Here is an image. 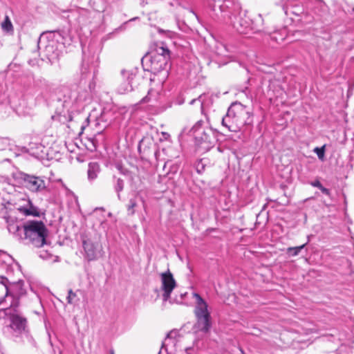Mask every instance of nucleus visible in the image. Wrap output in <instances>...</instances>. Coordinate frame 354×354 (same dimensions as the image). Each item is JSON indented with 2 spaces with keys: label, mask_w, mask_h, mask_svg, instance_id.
Returning <instances> with one entry per match:
<instances>
[{
  "label": "nucleus",
  "mask_w": 354,
  "mask_h": 354,
  "mask_svg": "<svg viewBox=\"0 0 354 354\" xmlns=\"http://www.w3.org/2000/svg\"><path fill=\"white\" fill-rule=\"evenodd\" d=\"M214 11L216 16L225 24L232 26L240 34H248L250 31L254 32L261 30L263 19L259 15L254 21L247 16V12L242 10L240 3L236 0H224L216 6Z\"/></svg>",
  "instance_id": "obj_1"
},
{
  "label": "nucleus",
  "mask_w": 354,
  "mask_h": 354,
  "mask_svg": "<svg viewBox=\"0 0 354 354\" xmlns=\"http://www.w3.org/2000/svg\"><path fill=\"white\" fill-rule=\"evenodd\" d=\"M6 317H8L9 321L6 328L15 342H21L23 338H26L30 342L33 341L30 333L28 319L18 307L9 306L1 308L0 319Z\"/></svg>",
  "instance_id": "obj_2"
},
{
  "label": "nucleus",
  "mask_w": 354,
  "mask_h": 354,
  "mask_svg": "<svg viewBox=\"0 0 354 354\" xmlns=\"http://www.w3.org/2000/svg\"><path fill=\"white\" fill-rule=\"evenodd\" d=\"M17 236L25 239L28 243L37 248L47 244L46 237L48 234V229L42 221H28L20 227L15 226Z\"/></svg>",
  "instance_id": "obj_3"
},
{
  "label": "nucleus",
  "mask_w": 354,
  "mask_h": 354,
  "mask_svg": "<svg viewBox=\"0 0 354 354\" xmlns=\"http://www.w3.org/2000/svg\"><path fill=\"white\" fill-rule=\"evenodd\" d=\"M252 122V115L246 106L240 102H233L226 114L222 117V125L232 132H238L242 127Z\"/></svg>",
  "instance_id": "obj_4"
},
{
  "label": "nucleus",
  "mask_w": 354,
  "mask_h": 354,
  "mask_svg": "<svg viewBox=\"0 0 354 354\" xmlns=\"http://www.w3.org/2000/svg\"><path fill=\"white\" fill-rule=\"evenodd\" d=\"M306 10L301 12V20L305 24L313 22L327 24L330 22L328 8L321 0H307Z\"/></svg>",
  "instance_id": "obj_5"
},
{
  "label": "nucleus",
  "mask_w": 354,
  "mask_h": 354,
  "mask_svg": "<svg viewBox=\"0 0 354 354\" xmlns=\"http://www.w3.org/2000/svg\"><path fill=\"white\" fill-rule=\"evenodd\" d=\"M12 177L15 181L21 187L32 193L43 192L47 188L44 176L17 171L12 173Z\"/></svg>",
  "instance_id": "obj_6"
},
{
  "label": "nucleus",
  "mask_w": 354,
  "mask_h": 354,
  "mask_svg": "<svg viewBox=\"0 0 354 354\" xmlns=\"http://www.w3.org/2000/svg\"><path fill=\"white\" fill-rule=\"evenodd\" d=\"M48 35L47 31L44 32L38 39L37 46L39 50H41V59H46L51 64H53L59 60L62 55V50L57 41Z\"/></svg>",
  "instance_id": "obj_7"
},
{
  "label": "nucleus",
  "mask_w": 354,
  "mask_h": 354,
  "mask_svg": "<svg viewBox=\"0 0 354 354\" xmlns=\"http://www.w3.org/2000/svg\"><path fill=\"white\" fill-rule=\"evenodd\" d=\"M196 299L194 315L196 317V327L198 330L208 333L212 327L211 315L208 311L207 302L196 292L193 293Z\"/></svg>",
  "instance_id": "obj_8"
},
{
  "label": "nucleus",
  "mask_w": 354,
  "mask_h": 354,
  "mask_svg": "<svg viewBox=\"0 0 354 354\" xmlns=\"http://www.w3.org/2000/svg\"><path fill=\"white\" fill-rule=\"evenodd\" d=\"M169 61L167 57L146 54L142 58L141 63L145 71L157 74L163 71H167Z\"/></svg>",
  "instance_id": "obj_9"
},
{
  "label": "nucleus",
  "mask_w": 354,
  "mask_h": 354,
  "mask_svg": "<svg viewBox=\"0 0 354 354\" xmlns=\"http://www.w3.org/2000/svg\"><path fill=\"white\" fill-rule=\"evenodd\" d=\"M203 123L202 120L198 121L192 128L190 132L198 145H205L204 148H209L215 141L214 133L211 129H203L201 127Z\"/></svg>",
  "instance_id": "obj_10"
},
{
  "label": "nucleus",
  "mask_w": 354,
  "mask_h": 354,
  "mask_svg": "<svg viewBox=\"0 0 354 354\" xmlns=\"http://www.w3.org/2000/svg\"><path fill=\"white\" fill-rule=\"evenodd\" d=\"M83 57L82 64L81 66V73L84 77H86L87 73L93 71L95 73L96 68L98 66L99 57L97 53L93 51V47L89 46L88 47V53L83 48L82 49Z\"/></svg>",
  "instance_id": "obj_11"
},
{
  "label": "nucleus",
  "mask_w": 354,
  "mask_h": 354,
  "mask_svg": "<svg viewBox=\"0 0 354 354\" xmlns=\"http://www.w3.org/2000/svg\"><path fill=\"white\" fill-rule=\"evenodd\" d=\"M24 281L19 279L17 281L10 282V288H7L6 297H11L12 301L10 306L19 307L21 297L26 295V290L24 288Z\"/></svg>",
  "instance_id": "obj_12"
},
{
  "label": "nucleus",
  "mask_w": 354,
  "mask_h": 354,
  "mask_svg": "<svg viewBox=\"0 0 354 354\" xmlns=\"http://www.w3.org/2000/svg\"><path fill=\"white\" fill-rule=\"evenodd\" d=\"M85 257L88 261L97 259L102 250V246L97 239L87 238L82 241Z\"/></svg>",
  "instance_id": "obj_13"
},
{
  "label": "nucleus",
  "mask_w": 354,
  "mask_h": 354,
  "mask_svg": "<svg viewBox=\"0 0 354 354\" xmlns=\"http://www.w3.org/2000/svg\"><path fill=\"white\" fill-rule=\"evenodd\" d=\"M160 279L161 290L163 291L162 298L166 301L170 298L171 293L176 286V282L172 273L169 270L160 274Z\"/></svg>",
  "instance_id": "obj_14"
},
{
  "label": "nucleus",
  "mask_w": 354,
  "mask_h": 354,
  "mask_svg": "<svg viewBox=\"0 0 354 354\" xmlns=\"http://www.w3.org/2000/svg\"><path fill=\"white\" fill-rule=\"evenodd\" d=\"M47 32H48V36L52 37L53 39H55L60 47L62 46L64 47L68 46L73 42V37L68 30H62Z\"/></svg>",
  "instance_id": "obj_15"
},
{
  "label": "nucleus",
  "mask_w": 354,
  "mask_h": 354,
  "mask_svg": "<svg viewBox=\"0 0 354 354\" xmlns=\"http://www.w3.org/2000/svg\"><path fill=\"white\" fill-rule=\"evenodd\" d=\"M31 82H32L33 87L35 88H39L43 86H48V82L45 79L42 77L35 78L34 76H30L28 77L27 81L23 83L24 87L26 91L31 90L30 86L29 85V84H28L30 83Z\"/></svg>",
  "instance_id": "obj_16"
},
{
  "label": "nucleus",
  "mask_w": 354,
  "mask_h": 354,
  "mask_svg": "<svg viewBox=\"0 0 354 354\" xmlns=\"http://www.w3.org/2000/svg\"><path fill=\"white\" fill-rule=\"evenodd\" d=\"M20 212L26 216H39V212L38 208L34 206L30 200L27 201V207L23 206L18 208Z\"/></svg>",
  "instance_id": "obj_17"
},
{
  "label": "nucleus",
  "mask_w": 354,
  "mask_h": 354,
  "mask_svg": "<svg viewBox=\"0 0 354 354\" xmlns=\"http://www.w3.org/2000/svg\"><path fill=\"white\" fill-rule=\"evenodd\" d=\"M12 204L5 199H0V217L8 221L9 218V212L11 210Z\"/></svg>",
  "instance_id": "obj_18"
},
{
  "label": "nucleus",
  "mask_w": 354,
  "mask_h": 354,
  "mask_svg": "<svg viewBox=\"0 0 354 354\" xmlns=\"http://www.w3.org/2000/svg\"><path fill=\"white\" fill-rule=\"evenodd\" d=\"M100 171V167L97 162H90L88 167L87 175L89 180H94Z\"/></svg>",
  "instance_id": "obj_19"
},
{
  "label": "nucleus",
  "mask_w": 354,
  "mask_h": 354,
  "mask_svg": "<svg viewBox=\"0 0 354 354\" xmlns=\"http://www.w3.org/2000/svg\"><path fill=\"white\" fill-rule=\"evenodd\" d=\"M123 80L127 81L128 83L133 84L134 87L136 86L137 75L136 73L132 71H122Z\"/></svg>",
  "instance_id": "obj_20"
},
{
  "label": "nucleus",
  "mask_w": 354,
  "mask_h": 354,
  "mask_svg": "<svg viewBox=\"0 0 354 354\" xmlns=\"http://www.w3.org/2000/svg\"><path fill=\"white\" fill-rule=\"evenodd\" d=\"M149 55H160L161 57H167V59H170V51L165 46H158L155 51L149 53Z\"/></svg>",
  "instance_id": "obj_21"
},
{
  "label": "nucleus",
  "mask_w": 354,
  "mask_h": 354,
  "mask_svg": "<svg viewBox=\"0 0 354 354\" xmlns=\"http://www.w3.org/2000/svg\"><path fill=\"white\" fill-rule=\"evenodd\" d=\"M178 332L176 330H171L167 335L165 341L162 344V349H165L166 351H167V346L168 345L169 342H171V343L175 344L176 340L174 339V337L177 335Z\"/></svg>",
  "instance_id": "obj_22"
},
{
  "label": "nucleus",
  "mask_w": 354,
  "mask_h": 354,
  "mask_svg": "<svg viewBox=\"0 0 354 354\" xmlns=\"http://www.w3.org/2000/svg\"><path fill=\"white\" fill-rule=\"evenodd\" d=\"M133 88L134 86L133 84H131V83H128L127 81L123 80V82L120 84L118 90L120 94H124L126 93L132 91Z\"/></svg>",
  "instance_id": "obj_23"
},
{
  "label": "nucleus",
  "mask_w": 354,
  "mask_h": 354,
  "mask_svg": "<svg viewBox=\"0 0 354 354\" xmlns=\"http://www.w3.org/2000/svg\"><path fill=\"white\" fill-rule=\"evenodd\" d=\"M80 292V290H77V292H73L71 289H70L68 292V296L66 297L68 304H77L80 299L77 297V292Z\"/></svg>",
  "instance_id": "obj_24"
},
{
  "label": "nucleus",
  "mask_w": 354,
  "mask_h": 354,
  "mask_svg": "<svg viewBox=\"0 0 354 354\" xmlns=\"http://www.w3.org/2000/svg\"><path fill=\"white\" fill-rule=\"evenodd\" d=\"M308 242L300 245V246H297V247H289L287 248V252L286 253L289 255V256H292V257H295V256H297L299 252H301V250L302 249H304L306 245H307Z\"/></svg>",
  "instance_id": "obj_25"
},
{
  "label": "nucleus",
  "mask_w": 354,
  "mask_h": 354,
  "mask_svg": "<svg viewBox=\"0 0 354 354\" xmlns=\"http://www.w3.org/2000/svg\"><path fill=\"white\" fill-rule=\"evenodd\" d=\"M113 178L115 180L114 189L118 193V197L120 198V192L123 190L124 183V180L120 178H116L114 176Z\"/></svg>",
  "instance_id": "obj_26"
},
{
  "label": "nucleus",
  "mask_w": 354,
  "mask_h": 354,
  "mask_svg": "<svg viewBox=\"0 0 354 354\" xmlns=\"http://www.w3.org/2000/svg\"><path fill=\"white\" fill-rule=\"evenodd\" d=\"M146 142V140H141L138 144V149L140 153H143L145 156H148L149 148L147 147Z\"/></svg>",
  "instance_id": "obj_27"
},
{
  "label": "nucleus",
  "mask_w": 354,
  "mask_h": 354,
  "mask_svg": "<svg viewBox=\"0 0 354 354\" xmlns=\"http://www.w3.org/2000/svg\"><path fill=\"white\" fill-rule=\"evenodd\" d=\"M1 28L3 30H5L6 32H10V31L13 30L12 24L11 23L10 19H9V17L8 16H6L5 17L4 21L2 22Z\"/></svg>",
  "instance_id": "obj_28"
},
{
  "label": "nucleus",
  "mask_w": 354,
  "mask_h": 354,
  "mask_svg": "<svg viewBox=\"0 0 354 354\" xmlns=\"http://www.w3.org/2000/svg\"><path fill=\"white\" fill-rule=\"evenodd\" d=\"M136 207H137L136 200L135 198H131L127 205V211L129 215L134 214Z\"/></svg>",
  "instance_id": "obj_29"
},
{
  "label": "nucleus",
  "mask_w": 354,
  "mask_h": 354,
  "mask_svg": "<svg viewBox=\"0 0 354 354\" xmlns=\"http://www.w3.org/2000/svg\"><path fill=\"white\" fill-rule=\"evenodd\" d=\"M206 98H207V95L203 93V94H201V95L198 96V97L197 99H194L192 100L191 102H190V104H194L196 101H199L201 102V109L202 111L203 110L205 104H206Z\"/></svg>",
  "instance_id": "obj_30"
},
{
  "label": "nucleus",
  "mask_w": 354,
  "mask_h": 354,
  "mask_svg": "<svg viewBox=\"0 0 354 354\" xmlns=\"http://www.w3.org/2000/svg\"><path fill=\"white\" fill-rule=\"evenodd\" d=\"M314 151L316 153L319 160H324L325 153V145L322 147H315Z\"/></svg>",
  "instance_id": "obj_31"
},
{
  "label": "nucleus",
  "mask_w": 354,
  "mask_h": 354,
  "mask_svg": "<svg viewBox=\"0 0 354 354\" xmlns=\"http://www.w3.org/2000/svg\"><path fill=\"white\" fill-rule=\"evenodd\" d=\"M195 167L197 173L202 174L205 171V164L203 162V160H200L196 162Z\"/></svg>",
  "instance_id": "obj_32"
},
{
  "label": "nucleus",
  "mask_w": 354,
  "mask_h": 354,
  "mask_svg": "<svg viewBox=\"0 0 354 354\" xmlns=\"http://www.w3.org/2000/svg\"><path fill=\"white\" fill-rule=\"evenodd\" d=\"M9 145V140L5 138H0V151L5 150Z\"/></svg>",
  "instance_id": "obj_33"
},
{
  "label": "nucleus",
  "mask_w": 354,
  "mask_h": 354,
  "mask_svg": "<svg viewBox=\"0 0 354 354\" xmlns=\"http://www.w3.org/2000/svg\"><path fill=\"white\" fill-rule=\"evenodd\" d=\"M10 282H11L7 277L0 276V283L3 285L7 290V288H10Z\"/></svg>",
  "instance_id": "obj_34"
},
{
  "label": "nucleus",
  "mask_w": 354,
  "mask_h": 354,
  "mask_svg": "<svg viewBox=\"0 0 354 354\" xmlns=\"http://www.w3.org/2000/svg\"><path fill=\"white\" fill-rule=\"evenodd\" d=\"M153 93H154L153 91L149 90L148 91L147 95L141 100L140 102L141 103H145V102H147L150 101L151 97H152V96H153Z\"/></svg>",
  "instance_id": "obj_35"
},
{
  "label": "nucleus",
  "mask_w": 354,
  "mask_h": 354,
  "mask_svg": "<svg viewBox=\"0 0 354 354\" xmlns=\"http://www.w3.org/2000/svg\"><path fill=\"white\" fill-rule=\"evenodd\" d=\"M89 97V93L87 91L84 92V95L79 94L78 99L80 101H85Z\"/></svg>",
  "instance_id": "obj_36"
},
{
  "label": "nucleus",
  "mask_w": 354,
  "mask_h": 354,
  "mask_svg": "<svg viewBox=\"0 0 354 354\" xmlns=\"http://www.w3.org/2000/svg\"><path fill=\"white\" fill-rule=\"evenodd\" d=\"M310 184L312 186L317 187L319 189H320L323 186L320 181L318 180L312 182Z\"/></svg>",
  "instance_id": "obj_37"
},
{
  "label": "nucleus",
  "mask_w": 354,
  "mask_h": 354,
  "mask_svg": "<svg viewBox=\"0 0 354 354\" xmlns=\"http://www.w3.org/2000/svg\"><path fill=\"white\" fill-rule=\"evenodd\" d=\"M319 189L321 190V192L323 194H326L327 196H330V190L328 189H327V188H326V187L322 186Z\"/></svg>",
  "instance_id": "obj_38"
},
{
  "label": "nucleus",
  "mask_w": 354,
  "mask_h": 354,
  "mask_svg": "<svg viewBox=\"0 0 354 354\" xmlns=\"http://www.w3.org/2000/svg\"><path fill=\"white\" fill-rule=\"evenodd\" d=\"M322 38L326 41H330L332 38V36L330 32H325Z\"/></svg>",
  "instance_id": "obj_39"
},
{
  "label": "nucleus",
  "mask_w": 354,
  "mask_h": 354,
  "mask_svg": "<svg viewBox=\"0 0 354 354\" xmlns=\"http://www.w3.org/2000/svg\"><path fill=\"white\" fill-rule=\"evenodd\" d=\"M39 257L42 259H47L50 257V254L47 252H41L39 254Z\"/></svg>",
  "instance_id": "obj_40"
},
{
  "label": "nucleus",
  "mask_w": 354,
  "mask_h": 354,
  "mask_svg": "<svg viewBox=\"0 0 354 354\" xmlns=\"http://www.w3.org/2000/svg\"><path fill=\"white\" fill-rule=\"evenodd\" d=\"M98 210H101V211L104 212V209L103 207H99V208H98V207H97V208H95V209H94V211H93V212L92 215H93V216H94V215H95V213L96 212H97Z\"/></svg>",
  "instance_id": "obj_41"
},
{
  "label": "nucleus",
  "mask_w": 354,
  "mask_h": 354,
  "mask_svg": "<svg viewBox=\"0 0 354 354\" xmlns=\"http://www.w3.org/2000/svg\"><path fill=\"white\" fill-rule=\"evenodd\" d=\"M12 268L11 267L8 266L7 268V271H6L8 276L10 275V274L12 272Z\"/></svg>",
  "instance_id": "obj_42"
},
{
  "label": "nucleus",
  "mask_w": 354,
  "mask_h": 354,
  "mask_svg": "<svg viewBox=\"0 0 354 354\" xmlns=\"http://www.w3.org/2000/svg\"><path fill=\"white\" fill-rule=\"evenodd\" d=\"M192 351V348L189 347L185 349L186 354H191V351Z\"/></svg>",
  "instance_id": "obj_43"
},
{
  "label": "nucleus",
  "mask_w": 354,
  "mask_h": 354,
  "mask_svg": "<svg viewBox=\"0 0 354 354\" xmlns=\"http://www.w3.org/2000/svg\"><path fill=\"white\" fill-rule=\"evenodd\" d=\"M162 135L165 137V138H167L169 136V135L167 133L162 132Z\"/></svg>",
  "instance_id": "obj_44"
},
{
  "label": "nucleus",
  "mask_w": 354,
  "mask_h": 354,
  "mask_svg": "<svg viewBox=\"0 0 354 354\" xmlns=\"http://www.w3.org/2000/svg\"><path fill=\"white\" fill-rule=\"evenodd\" d=\"M282 1H283V0H275V3L279 4V3H281Z\"/></svg>",
  "instance_id": "obj_45"
},
{
  "label": "nucleus",
  "mask_w": 354,
  "mask_h": 354,
  "mask_svg": "<svg viewBox=\"0 0 354 354\" xmlns=\"http://www.w3.org/2000/svg\"><path fill=\"white\" fill-rule=\"evenodd\" d=\"M271 38H272V39H275V40H277V38H276L274 36H272V37H271Z\"/></svg>",
  "instance_id": "obj_46"
},
{
  "label": "nucleus",
  "mask_w": 354,
  "mask_h": 354,
  "mask_svg": "<svg viewBox=\"0 0 354 354\" xmlns=\"http://www.w3.org/2000/svg\"><path fill=\"white\" fill-rule=\"evenodd\" d=\"M3 299H1V300L0 301V305L3 303Z\"/></svg>",
  "instance_id": "obj_47"
},
{
  "label": "nucleus",
  "mask_w": 354,
  "mask_h": 354,
  "mask_svg": "<svg viewBox=\"0 0 354 354\" xmlns=\"http://www.w3.org/2000/svg\"><path fill=\"white\" fill-rule=\"evenodd\" d=\"M157 152H158V151H157V150H156V151H154V155H156Z\"/></svg>",
  "instance_id": "obj_48"
},
{
  "label": "nucleus",
  "mask_w": 354,
  "mask_h": 354,
  "mask_svg": "<svg viewBox=\"0 0 354 354\" xmlns=\"http://www.w3.org/2000/svg\"><path fill=\"white\" fill-rule=\"evenodd\" d=\"M293 13H295L296 15H299L296 11H293Z\"/></svg>",
  "instance_id": "obj_49"
},
{
  "label": "nucleus",
  "mask_w": 354,
  "mask_h": 354,
  "mask_svg": "<svg viewBox=\"0 0 354 354\" xmlns=\"http://www.w3.org/2000/svg\"><path fill=\"white\" fill-rule=\"evenodd\" d=\"M89 88L91 90L92 87H91V84H89Z\"/></svg>",
  "instance_id": "obj_50"
},
{
  "label": "nucleus",
  "mask_w": 354,
  "mask_h": 354,
  "mask_svg": "<svg viewBox=\"0 0 354 354\" xmlns=\"http://www.w3.org/2000/svg\"><path fill=\"white\" fill-rule=\"evenodd\" d=\"M111 354H114L113 351H111Z\"/></svg>",
  "instance_id": "obj_51"
}]
</instances>
